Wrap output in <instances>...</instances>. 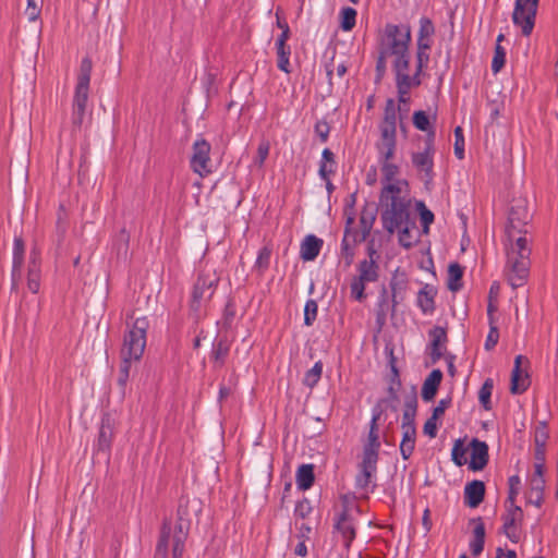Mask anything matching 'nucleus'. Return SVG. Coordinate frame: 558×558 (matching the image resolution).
Instances as JSON below:
<instances>
[{"instance_id":"f257e3e1","label":"nucleus","mask_w":558,"mask_h":558,"mask_svg":"<svg viewBox=\"0 0 558 558\" xmlns=\"http://www.w3.org/2000/svg\"><path fill=\"white\" fill-rule=\"evenodd\" d=\"M531 216L524 205L511 207L506 227V265L505 277L512 289L523 287L530 275L531 239L527 238L526 225Z\"/></svg>"},{"instance_id":"f03ea898","label":"nucleus","mask_w":558,"mask_h":558,"mask_svg":"<svg viewBox=\"0 0 558 558\" xmlns=\"http://www.w3.org/2000/svg\"><path fill=\"white\" fill-rule=\"evenodd\" d=\"M410 206L411 197L405 180L383 186L379 196L380 220L388 233L392 234L409 223Z\"/></svg>"},{"instance_id":"7ed1b4c3","label":"nucleus","mask_w":558,"mask_h":558,"mask_svg":"<svg viewBox=\"0 0 558 558\" xmlns=\"http://www.w3.org/2000/svg\"><path fill=\"white\" fill-rule=\"evenodd\" d=\"M190 511L197 515L202 511V505L198 499L186 500L185 505H180L178 513L179 521L175 524L173 534L171 533L170 524L165 522L162 524L160 538L157 544V554L159 556L172 555L173 558H179L184 554V543L187 537L189 524L187 521Z\"/></svg>"},{"instance_id":"20e7f679","label":"nucleus","mask_w":558,"mask_h":558,"mask_svg":"<svg viewBox=\"0 0 558 558\" xmlns=\"http://www.w3.org/2000/svg\"><path fill=\"white\" fill-rule=\"evenodd\" d=\"M342 511L339 514L338 519L335 523V538L338 544L341 545V547L345 551H341L339 555L347 556L348 558L350 556H356L357 558H362V553H351L350 550V544L355 537V527L353 523V513L357 512L359 509L354 504L353 498L349 496L342 497Z\"/></svg>"},{"instance_id":"39448f33","label":"nucleus","mask_w":558,"mask_h":558,"mask_svg":"<svg viewBox=\"0 0 558 558\" xmlns=\"http://www.w3.org/2000/svg\"><path fill=\"white\" fill-rule=\"evenodd\" d=\"M92 68L90 59L84 58L81 62L72 105V124L74 129H80L85 118Z\"/></svg>"},{"instance_id":"423d86ee","label":"nucleus","mask_w":558,"mask_h":558,"mask_svg":"<svg viewBox=\"0 0 558 558\" xmlns=\"http://www.w3.org/2000/svg\"><path fill=\"white\" fill-rule=\"evenodd\" d=\"M219 277L213 269L204 270L199 274L192 291L191 310L196 316H199L202 310L213 298Z\"/></svg>"},{"instance_id":"0eeeda50","label":"nucleus","mask_w":558,"mask_h":558,"mask_svg":"<svg viewBox=\"0 0 558 558\" xmlns=\"http://www.w3.org/2000/svg\"><path fill=\"white\" fill-rule=\"evenodd\" d=\"M411 40L410 27L388 25L384 41V56H393L395 61L410 60L409 44Z\"/></svg>"},{"instance_id":"6e6552de","label":"nucleus","mask_w":558,"mask_h":558,"mask_svg":"<svg viewBox=\"0 0 558 558\" xmlns=\"http://www.w3.org/2000/svg\"><path fill=\"white\" fill-rule=\"evenodd\" d=\"M149 323L146 317H138L134 320L132 328L124 336L121 356L140 361L146 347V330Z\"/></svg>"},{"instance_id":"1a4fd4ad","label":"nucleus","mask_w":558,"mask_h":558,"mask_svg":"<svg viewBox=\"0 0 558 558\" xmlns=\"http://www.w3.org/2000/svg\"><path fill=\"white\" fill-rule=\"evenodd\" d=\"M539 0H515L512 13L513 24L521 28L524 36H530L535 25Z\"/></svg>"},{"instance_id":"9d476101","label":"nucleus","mask_w":558,"mask_h":558,"mask_svg":"<svg viewBox=\"0 0 558 558\" xmlns=\"http://www.w3.org/2000/svg\"><path fill=\"white\" fill-rule=\"evenodd\" d=\"M434 131H430L427 136L426 146L423 151L412 154V165L416 171L422 175L426 183L433 180V166H434Z\"/></svg>"},{"instance_id":"9b49d317","label":"nucleus","mask_w":558,"mask_h":558,"mask_svg":"<svg viewBox=\"0 0 558 558\" xmlns=\"http://www.w3.org/2000/svg\"><path fill=\"white\" fill-rule=\"evenodd\" d=\"M191 156V168L201 177L211 172L210 168V144L203 138L196 140L193 144Z\"/></svg>"},{"instance_id":"f8f14e48","label":"nucleus","mask_w":558,"mask_h":558,"mask_svg":"<svg viewBox=\"0 0 558 558\" xmlns=\"http://www.w3.org/2000/svg\"><path fill=\"white\" fill-rule=\"evenodd\" d=\"M523 363H527V360L523 355L515 356L510 385V391L513 395L524 392L530 386L529 375L526 371L522 368Z\"/></svg>"},{"instance_id":"ddd939ff","label":"nucleus","mask_w":558,"mask_h":558,"mask_svg":"<svg viewBox=\"0 0 558 558\" xmlns=\"http://www.w3.org/2000/svg\"><path fill=\"white\" fill-rule=\"evenodd\" d=\"M409 63H410V60H405V59H402L400 61H393L397 87L402 88L403 93H404V89L410 90L412 87L420 85L417 72L415 73L414 76H410Z\"/></svg>"},{"instance_id":"4468645a","label":"nucleus","mask_w":558,"mask_h":558,"mask_svg":"<svg viewBox=\"0 0 558 558\" xmlns=\"http://www.w3.org/2000/svg\"><path fill=\"white\" fill-rule=\"evenodd\" d=\"M397 133L389 131H380V137L376 143L378 151V160L393 159L397 149Z\"/></svg>"},{"instance_id":"2eb2a0df","label":"nucleus","mask_w":558,"mask_h":558,"mask_svg":"<svg viewBox=\"0 0 558 558\" xmlns=\"http://www.w3.org/2000/svg\"><path fill=\"white\" fill-rule=\"evenodd\" d=\"M430 337V359L436 363L445 355L447 343V331L444 327L436 326L429 331Z\"/></svg>"},{"instance_id":"dca6fc26","label":"nucleus","mask_w":558,"mask_h":558,"mask_svg":"<svg viewBox=\"0 0 558 558\" xmlns=\"http://www.w3.org/2000/svg\"><path fill=\"white\" fill-rule=\"evenodd\" d=\"M488 462V446L476 438L471 441V460L469 468L473 471L483 470Z\"/></svg>"},{"instance_id":"f3484780","label":"nucleus","mask_w":558,"mask_h":558,"mask_svg":"<svg viewBox=\"0 0 558 558\" xmlns=\"http://www.w3.org/2000/svg\"><path fill=\"white\" fill-rule=\"evenodd\" d=\"M523 512L519 506L508 504L507 513L504 517V530L508 537L517 536V523L522 520Z\"/></svg>"},{"instance_id":"a211bd4d","label":"nucleus","mask_w":558,"mask_h":558,"mask_svg":"<svg viewBox=\"0 0 558 558\" xmlns=\"http://www.w3.org/2000/svg\"><path fill=\"white\" fill-rule=\"evenodd\" d=\"M484 495V483L477 480L472 481L464 488V502L471 508H476L483 501Z\"/></svg>"},{"instance_id":"6ab92c4d","label":"nucleus","mask_w":558,"mask_h":558,"mask_svg":"<svg viewBox=\"0 0 558 558\" xmlns=\"http://www.w3.org/2000/svg\"><path fill=\"white\" fill-rule=\"evenodd\" d=\"M27 288L31 292L37 293L40 288V266L36 251H32L27 270Z\"/></svg>"},{"instance_id":"aec40b11","label":"nucleus","mask_w":558,"mask_h":558,"mask_svg":"<svg viewBox=\"0 0 558 558\" xmlns=\"http://www.w3.org/2000/svg\"><path fill=\"white\" fill-rule=\"evenodd\" d=\"M442 379V373L440 369H434L426 377L422 387V398L424 401H432L438 390V387Z\"/></svg>"},{"instance_id":"412c9836","label":"nucleus","mask_w":558,"mask_h":558,"mask_svg":"<svg viewBox=\"0 0 558 558\" xmlns=\"http://www.w3.org/2000/svg\"><path fill=\"white\" fill-rule=\"evenodd\" d=\"M323 246V241L315 235H307L301 244V258L305 262L314 260Z\"/></svg>"},{"instance_id":"4be33fe9","label":"nucleus","mask_w":558,"mask_h":558,"mask_svg":"<svg viewBox=\"0 0 558 558\" xmlns=\"http://www.w3.org/2000/svg\"><path fill=\"white\" fill-rule=\"evenodd\" d=\"M113 420L109 414H105L101 418V425L98 436V448L100 450H107L110 448L111 440L113 438Z\"/></svg>"},{"instance_id":"5701e85b","label":"nucleus","mask_w":558,"mask_h":558,"mask_svg":"<svg viewBox=\"0 0 558 558\" xmlns=\"http://www.w3.org/2000/svg\"><path fill=\"white\" fill-rule=\"evenodd\" d=\"M416 408L417 397L415 389L413 388L412 391L404 398V410L402 415L401 427L415 426L414 418L416 415Z\"/></svg>"},{"instance_id":"b1692460","label":"nucleus","mask_w":558,"mask_h":558,"mask_svg":"<svg viewBox=\"0 0 558 558\" xmlns=\"http://www.w3.org/2000/svg\"><path fill=\"white\" fill-rule=\"evenodd\" d=\"M357 270V277L367 283L375 282L378 279V265L373 259V253L369 254V258L360 262Z\"/></svg>"},{"instance_id":"393cba45","label":"nucleus","mask_w":558,"mask_h":558,"mask_svg":"<svg viewBox=\"0 0 558 558\" xmlns=\"http://www.w3.org/2000/svg\"><path fill=\"white\" fill-rule=\"evenodd\" d=\"M473 533L470 541V549L473 556H478L484 547L485 526L481 519L473 520Z\"/></svg>"},{"instance_id":"a878e982","label":"nucleus","mask_w":558,"mask_h":558,"mask_svg":"<svg viewBox=\"0 0 558 558\" xmlns=\"http://www.w3.org/2000/svg\"><path fill=\"white\" fill-rule=\"evenodd\" d=\"M397 113L398 108L392 99H388L386 102L384 119L379 125V131H389L397 133Z\"/></svg>"},{"instance_id":"bb28decb","label":"nucleus","mask_w":558,"mask_h":558,"mask_svg":"<svg viewBox=\"0 0 558 558\" xmlns=\"http://www.w3.org/2000/svg\"><path fill=\"white\" fill-rule=\"evenodd\" d=\"M463 269L458 263H452L448 267V289L452 292H457L462 287Z\"/></svg>"},{"instance_id":"cd10ccee","label":"nucleus","mask_w":558,"mask_h":558,"mask_svg":"<svg viewBox=\"0 0 558 558\" xmlns=\"http://www.w3.org/2000/svg\"><path fill=\"white\" fill-rule=\"evenodd\" d=\"M314 483V469L312 464H302L296 472L298 487L305 490Z\"/></svg>"},{"instance_id":"c85d7f7f","label":"nucleus","mask_w":558,"mask_h":558,"mask_svg":"<svg viewBox=\"0 0 558 558\" xmlns=\"http://www.w3.org/2000/svg\"><path fill=\"white\" fill-rule=\"evenodd\" d=\"M391 160L392 159L378 160L381 166L384 185H389L400 180L397 179V175L399 174V167Z\"/></svg>"},{"instance_id":"c756f323","label":"nucleus","mask_w":558,"mask_h":558,"mask_svg":"<svg viewBox=\"0 0 558 558\" xmlns=\"http://www.w3.org/2000/svg\"><path fill=\"white\" fill-rule=\"evenodd\" d=\"M230 344L227 337H220L217 342L214 344L211 359L215 363L222 365L228 353H229Z\"/></svg>"},{"instance_id":"7c9ffc66","label":"nucleus","mask_w":558,"mask_h":558,"mask_svg":"<svg viewBox=\"0 0 558 558\" xmlns=\"http://www.w3.org/2000/svg\"><path fill=\"white\" fill-rule=\"evenodd\" d=\"M133 362H135L134 359H126V356H121V364L119 367V376H118V385L121 388L122 396L125 395V388H126V384L130 378V371H131Z\"/></svg>"},{"instance_id":"2f4dec72","label":"nucleus","mask_w":558,"mask_h":558,"mask_svg":"<svg viewBox=\"0 0 558 558\" xmlns=\"http://www.w3.org/2000/svg\"><path fill=\"white\" fill-rule=\"evenodd\" d=\"M24 241L22 238L14 239L13 245V276L15 272H20L24 262Z\"/></svg>"},{"instance_id":"473e14b6","label":"nucleus","mask_w":558,"mask_h":558,"mask_svg":"<svg viewBox=\"0 0 558 558\" xmlns=\"http://www.w3.org/2000/svg\"><path fill=\"white\" fill-rule=\"evenodd\" d=\"M376 219L375 210L373 208L365 207L360 217V225L363 233V239H365L374 225V221Z\"/></svg>"},{"instance_id":"72a5a7b5","label":"nucleus","mask_w":558,"mask_h":558,"mask_svg":"<svg viewBox=\"0 0 558 558\" xmlns=\"http://www.w3.org/2000/svg\"><path fill=\"white\" fill-rule=\"evenodd\" d=\"M378 450L377 448L364 447L363 450V459L360 464V468H364L365 470H375L377 469L378 461Z\"/></svg>"},{"instance_id":"f704fd0d","label":"nucleus","mask_w":558,"mask_h":558,"mask_svg":"<svg viewBox=\"0 0 558 558\" xmlns=\"http://www.w3.org/2000/svg\"><path fill=\"white\" fill-rule=\"evenodd\" d=\"M417 304L424 313H432L434 311V292L426 288L421 290L417 295Z\"/></svg>"},{"instance_id":"c9c22d12","label":"nucleus","mask_w":558,"mask_h":558,"mask_svg":"<svg viewBox=\"0 0 558 558\" xmlns=\"http://www.w3.org/2000/svg\"><path fill=\"white\" fill-rule=\"evenodd\" d=\"M548 434L545 427L538 428L535 433V460H545V444Z\"/></svg>"},{"instance_id":"e433bc0d","label":"nucleus","mask_w":558,"mask_h":558,"mask_svg":"<svg viewBox=\"0 0 558 558\" xmlns=\"http://www.w3.org/2000/svg\"><path fill=\"white\" fill-rule=\"evenodd\" d=\"M494 388V381L487 378L478 391V399L485 410H490V397Z\"/></svg>"},{"instance_id":"4c0bfd02","label":"nucleus","mask_w":558,"mask_h":558,"mask_svg":"<svg viewBox=\"0 0 558 558\" xmlns=\"http://www.w3.org/2000/svg\"><path fill=\"white\" fill-rule=\"evenodd\" d=\"M323 373V363L316 362L315 365L305 373L303 384L313 388L320 379Z\"/></svg>"},{"instance_id":"58836bf2","label":"nucleus","mask_w":558,"mask_h":558,"mask_svg":"<svg viewBox=\"0 0 558 558\" xmlns=\"http://www.w3.org/2000/svg\"><path fill=\"white\" fill-rule=\"evenodd\" d=\"M356 11L353 8H344L341 11V28L351 31L355 25Z\"/></svg>"},{"instance_id":"ea45409f","label":"nucleus","mask_w":558,"mask_h":558,"mask_svg":"<svg viewBox=\"0 0 558 558\" xmlns=\"http://www.w3.org/2000/svg\"><path fill=\"white\" fill-rule=\"evenodd\" d=\"M465 454L466 449L464 448L463 442L460 439L456 440L451 451L452 461L457 465L461 466L466 463Z\"/></svg>"},{"instance_id":"a19ab883","label":"nucleus","mask_w":558,"mask_h":558,"mask_svg":"<svg viewBox=\"0 0 558 558\" xmlns=\"http://www.w3.org/2000/svg\"><path fill=\"white\" fill-rule=\"evenodd\" d=\"M290 53H291L290 47H277L278 68L286 73H290V69H289Z\"/></svg>"},{"instance_id":"79ce46f5","label":"nucleus","mask_w":558,"mask_h":558,"mask_svg":"<svg viewBox=\"0 0 558 558\" xmlns=\"http://www.w3.org/2000/svg\"><path fill=\"white\" fill-rule=\"evenodd\" d=\"M366 283H367L366 281H364L361 278H359L357 276H355L352 279V282L350 286L352 298H354L357 301H362L365 298L364 290H365Z\"/></svg>"},{"instance_id":"37998d69","label":"nucleus","mask_w":558,"mask_h":558,"mask_svg":"<svg viewBox=\"0 0 558 558\" xmlns=\"http://www.w3.org/2000/svg\"><path fill=\"white\" fill-rule=\"evenodd\" d=\"M269 149H270V144L268 141L266 140H263L259 145H258V148H257V155L256 157L254 158V161L253 163L255 166H257L258 168H262L265 160L267 159L268 157V154H269Z\"/></svg>"},{"instance_id":"c03bdc74","label":"nucleus","mask_w":558,"mask_h":558,"mask_svg":"<svg viewBox=\"0 0 558 558\" xmlns=\"http://www.w3.org/2000/svg\"><path fill=\"white\" fill-rule=\"evenodd\" d=\"M506 51L500 45H496L495 54L492 62V70L494 73L499 72L505 65Z\"/></svg>"},{"instance_id":"a18cd8bd","label":"nucleus","mask_w":558,"mask_h":558,"mask_svg":"<svg viewBox=\"0 0 558 558\" xmlns=\"http://www.w3.org/2000/svg\"><path fill=\"white\" fill-rule=\"evenodd\" d=\"M377 420H378V416L374 415L372 423H371L368 439L364 447H372V448H377V449H379V447H380V442H379V438H378V434H377V423H376Z\"/></svg>"},{"instance_id":"49530a36","label":"nucleus","mask_w":558,"mask_h":558,"mask_svg":"<svg viewBox=\"0 0 558 558\" xmlns=\"http://www.w3.org/2000/svg\"><path fill=\"white\" fill-rule=\"evenodd\" d=\"M317 316V303L308 300L304 307V324L311 326Z\"/></svg>"},{"instance_id":"de8ad7c7","label":"nucleus","mask_w":558,"mask_h":558,"mask_svg":"<svg viewBox=\"0 0 558 558\" xmlns=\"http://www.w3.org/2000/svg\"><path fill=\"white\" fill-rule=\"evenodd\" d=\"M375 472V470H365L364 468H360V473L355 480L356 487L361 489L367 488Z\"/></svg>"},{"instance_id":"09e8293b","label":"nucleus","mask_w":558,"mask_h":558,"mask_svg":"<svg viewBox=\"0 0 558 558\" xmlns=\"http://www.w3.org/2000/svg\"><path fill=\"white\" fill-rule=\"evenodd\" d=\"M413 124L421 131H429L430 123L427 114L424 111H415L413 114Z\"/></svg>"},{"instance_id":"8fccbe9b","label":"nucleus","mask_w":558,"mask_h":558,"mask_svg":"<svg viewBox=\"0 0 558 558\" xmlns=\"http://www.w3.org/2000/svg\"><path fill=\"white\" fill-rule=\"evenodd\" d=\"M454 154L458 159L464 158V137H463V131L460 126H457L454 129Z\"/></svg>"},{"instance_id":"3c124183","label":"nucleus","mask_w":558,"mask_h":558,"mask_svg":"<svg viewBox=\"0 0 558 558\" xmlns=\"http://www.w3.org/2000/svg\"><path fill=\"white\" fill-rule=\"evenodd\" d=\"M234 316H235V311H234L232 304L228 303L225 307L222 319L220 322H218V326L221 329L227 330L228 328H230V326L234 319Z\"/></svg>"},{"instance_id":"603ef678","label":"nucleus","mask_w":558,"mask_h":558,"mask_svg":"<svg viewBox=\"0 0 558 558\" xmlns=\"http://www.w3.org/2000/svg\"><path fill=\"white\" fill-rule=\"evenodd\" d=\"M417 209L420 211L421 220L424 226V230L427 231L429 225L434 221V214L426 208L425 204L423 202H418L416 204Z\"/></svg>"},{"instance_id":"864d4df0","label":"nucleus","mask_w":558,"mask_h":558,"mask_svg":"<svg viewBox=\"0 0 558 558\" xmlns=\"http://www.w3.org/2000/svg\"><path fill=\"white\" fill-rule=\"evenodd\" d=\"M397 231L399 232V243L407 248L411 247L413 240L411 236L410 222L397 229Z\"/></svg>"},{"instance_id":"5fc2aeb1","label":"nucleus","mask_w":558,"mask_h":558,"mask_svg":"<svg viewBox=\"0 0 558 558\" xmlns=\"http://www.w3.org/2000/svg\"><path fill=\"white\" fill-rule=\"evenodd\" d=\"M520 484L521 480L518 475H513L509 478V496L507 499L508 504H514V499L519 494Z\"/></svg>"},{"instance_id":"6e6d98bb","label":"nucleus","mask_w":558,"mask_h":558,"mask_svg":"<svg viewBox=\"0 0 558 558\" xmlns=\"http://www.w3.org/2000/svg\"><path fill=\"white\" fill-rule=\"evenodd\" d=\"M270 255H271V250L266 246L263 247L258 253V256L256 259V266L263 270L268 268Z\"/></svg>"},{"instance_id":"4d7b16f0","label":"nucleus","mask_w":558,"mask_h":558,"mask_svg":"<svg viewBox=\"0 0 558 558\" xmlns=\"http://www.w3.org/2000/svg\"><path fill=\"white\" fill-rule=\"evenodd\" d=\"M435 32L430 20L423 17L420 20L418 37H432Z\"/></svg>"},{"instance_id":"13d9d810","label":"nucleus","mask_w":558,"mask_h":558,"mask_svg":"<svg viewBox=\"0 0 558 558\" xmlns=\"http://www.w3.org/2000/svg\"><path fill=\"white\" fill-rule=\"evenodd\" d=\"M499 339V332L496 326L493 324L490 325V330L487 335L486 341H485V349L492 350L498 342Z\"/></svg>"},{"instance_id":"bf43d9fd","label":"nucleus","mask_w":558,"mask_h":558,"mask_svg":"<svg viewBox=\"0 0 558 558\" xmlns=\"http://www.w3.org/2000/svg\"><path fill=\"white\" fill-rule=\"evenodd\" d=\"M312 511V507L308 500L304 499L299 501L295 506V515L304 519Z\"/></svg>"},{"instance_id":"052dcab7","label":"nucleus","mask_w":558,"mask_h":558,"mask_svg":"<svg viewBox=\"0 0 558 558\" xmlns=\"http://www.w3.org/2000/svg\"><path fill=\"white\" fill-rule=\"evenodd\" d=\"M330 128L327 122L318 121L315 124V132L320 137L322 142H326L329 135Z\"/></svg>"},{"instance_id":"680f3d73","label":"nucleus","mask_w":558,"mask_h":558,"mask_svg":"<svg viewBox=\"0 0 558 558\" xmlns=\"http://www.w3.org/2000/svg\"><path fill=\"white\" fill-rule=\"evenodd\" d=\"M391 290H392V312H395L396 305L398 303V298L401 293V290L403 289V282L392 280L390 283Z\"/></svg>"},{"instance_id":"e2e57ef3","label":"nucleus","mask_w":558,"mask_h":558,"mask_svg":"<svg viewBox=\"0 0 558 558\" xmlns=\"http://www.w3.org/2000/svg\"><path fill=\"white\" fill-rule=\"evenodd\" d=\"M414 446H415V442L414 441H404V440H401V444H400V452H401V456L404 460H408L413 450H414Z\"/></svg>"},{"instance_id":"0e129e2a","label":"nucleus","mask_w":558,"mask_h":558,"mask_svg":"<svg viewBox=\"0 0 558 558\" xmlns=\"http://www.w3.org/2000/svg\"><path fill=\"white\" fill-rule=\"evenodd\" d=\"M450 405V399H441L437 407L434 408L433 410V416L434 418H439L440 416L444 415L446 409Z\"/></svg>"},{"instance_id":"69168bd1","label":"nucleus","mask_w":558,"mask_h":558,"mask_svg":"<svg viewBox=\"0 0 558 558\" xmlns=\"http://www.w3.org/2000/svg\"><path fill=\"white\" fill-rule=\"evenodd\" d=\"M438 418H434V416L432 415L427 421L426 423L424 424V433L426 435H428L429 437H435L436 436V432H437V424H436V421Z\"/></svg>"},{"instance_id":"338daca9","label":"nucleus","mask_w":558,"mask_h":558,"mask_svg":"<svg viewBox=\"0 0 558 558\" xmlns=\"http://www.w3.org/2000/svg\"><path fill=\"white\" fill-rule=\"evenodd\" d=\"M386 307H388V301L385 295L379 301V310L377 313V322L381 325L386 319Z\"/></svg>"},{"instance_id":"774afa93","label":"nucleus","mask_w":558,"mask_h":558,"mask_svg":"<svg viewBox=\"0 0 558 558\" xmlns=\"http://www.w3.org/2000/svg\"><path fill=\"white\" fill-rule=\"evenodd\" d=\"M428 50H417V73L428 63L429 54Z\"/></svg>"}]
</instances>
